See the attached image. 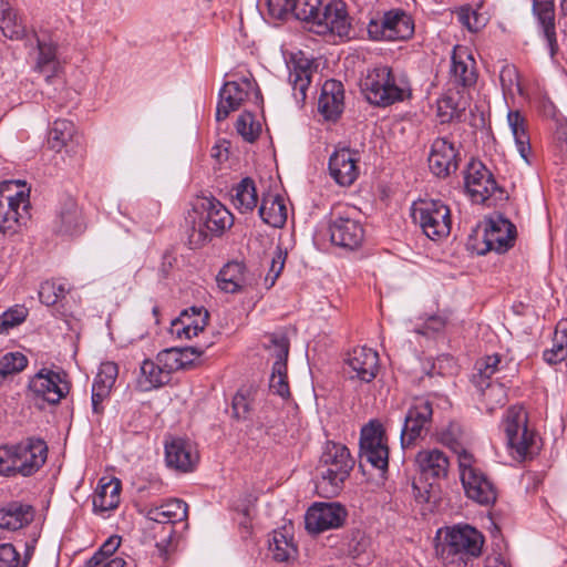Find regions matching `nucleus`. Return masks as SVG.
I'll use <instances>...</instances> for the list:
<instances>
[{
    "mask_svg": "<svg viewBox=\"0 0 567 567\" xmlns=\"http://www.w3.org/2000/svg\"><path fill=\"white\" fill-rule=\"evenodd\" d=\"M354 466L349 449L340 443L328 441L320 456L316 489L322 497H334L342 489L344 481Z\"/></svg>",
    "mask_w": 567,
    "mask_h": 567,
    "instance_id": "nucleus-2",
    "label": "nucleus"
},
{
    "mask_svg": "<svg viewBox=\"0 0 567 567\" xmlns=\"http://www.w3.org/2000/svg\"><path fill=\"white\" fill-rule=\"evenodd\" d=\"M182 355L179 348L165 349L157 354V360L163 364V369L168 378L171 372L183 369L184 363Z\"/></svg>",
    "mask_w": 567,
    "mask_h": 567,
    "instance_id": "nucleus-58",
    "label": "nucleus"
},
{
    "mask_svg": "<svg viewBox=\"0 0 567 567\" xmlns=\"http://www.w3.org/2000/svg\"><path fill=\"white\" fill-rule=\"evenodd\" d=\"M439 440L442 444L450 447L455 454H457V461L463 456V453H468L463 446V430L457 422H451L447 426L442 429L439 433Z\"/></svg>",
    "mask_w": 567,
    "mask_h": 567,
    "instance_id": "nucleus-46",
    "label": "nucleus"
},
{
    "mask_svg": "<svg viewBox=\"0 0 567 567\" xmlns=\"http://www.w3.org/2000/svg\"><path fill=\"white\" fill-rule=\"evenodd\" d=\"M272 350L276 361L274 363L287 364L289 354V340L282 333H272L269 337V344L267 346Z\"/></svg>",
    "mask_w": 567,
    "mask_h": 567,
    "instance_id": "nucleus-59",
    "label": "nucleus"
},
{
    "mask_svg": "<svg viewBox=\"0 0 567 567\" xmlns=\"http://www.w3.org/2000/svg\"><path fill=\"white\" fill-rule=\"evenodd\" d=\"M64 372L53 371L47 368L41 369L29 382V389L35 396L43 399L50 404L59 403L70 391Z\"/></svg>",
    "mask_w": 567,
    "mask_h": 567,
    "instance_id": "nucleus-16",
    "label": "nucleus"
},
{
    "mask_svg": "<svg viewBox=\"0 0 567 567\" xmlns=\"http://www.w3.org/2000/svg\"><path fill=\"white\" fill-rule=\"evenodd\" d=\"M412 217L423 234L431 240L439 241L451 233V210L440 199H422L412 206Z\"/></svg>",
    "mask_w": 567,
    "mask_h": 567,
    "instance_id": "nucleus-6",
    "label": "nucleus"
},
{
    "mask_svg": "<svg viewBox=\"0 0 567 567\" xmlns=\"http://www.w3.org/2000/svg\"><path fill=\"white\" fill-rule=\"evenodd\" d=\"M368 37L371 41L375 42H392L391 28H389V19L386 11L377 12L369 21Z\"/></svg>",
    "mask_w": 567,
    "mask_h": 567,
    "instance_id": "nucleus-47",
    "label": "nucleus"
},
{
    "mask_svg": "<svg viewBox=\"0 0 567 567\" xmlns=\"http://www.w3.org/2000/svg\"><path fill=\"white\" fill-rule=\"evenodd\" d=\"M347 511L338 503H316L306 513L305 524L309 533L319 534L343 525Z\"/></svg>",
    "mask_w": 567,
    "mask_h": 567,
    "instance_id": "nucleus-17",
    "label": "nucleus"
},
{
    "mask_svg": "<svg viewBox=\"0 0 567 567\" xmlns=\"http://www.w3.org/2000/svg\"><path fill=\"white\" fill-rule=\"evenodd\" d=\"M269 388L275 394H278L284 399L290 395L287 378V364L274 363Z\"/></svg>",
    "mask_w": 567,
    "mask_h": 567,
    "instance_id": "nucleus-51",
    "label": "nucleus"
},
{
    "mask_svg": "<svg viewBox=\"0 0 567 567\" xmlns=\"http://www.w3.org/2000/svg\"><path fill=\"white\" fill-rule=\"evenodd\" d=\"M507 123L520 157L527 164H530L529 156L532 154V146L525 117L519 111H509L507 114Z\"/></svg>",
    "mask_w": 567,
    "mask_h": 567,
    "instance_id": "nucleus-33",
    "label": "nucleus"
},
{
    "mask_svg": "<svg viewBox=\"0 0 567 567\" xmlns=\"http://www.w3.org/2000/svg\"><path fill=\"white\" fill-rule=\"evenodd\" d=\"M68 289L64 284L54 280H47L40 285L38 295L40 301L45 306H53L64 298Z\"/></svg>",
    "mask_w": 567,
    "mask_h": 567,
    "instance_id": "nucleus-50",
    "label": "nucleus"
},
{
    "mask_svg": "<svg viewBox=\"0 0 567 567\" xmlns=\"http://www.w3.org/2000/svg\"><path fill=\"white\" fill-rule=\"evenodd\" d=\"M285 267V255L281 250H277L275 256L271 259V265L269 271L265 278V284L267 288H271L277 278L280 276L282 269Z\"/></svg>",
    "mask_w": 567,
    "mask_h": 567,
    "instance_id": "nucleus-60",
    "label": "nucleus"
},
{
    "mask_svg": "<svg viewBox=\"0 0 567 567\" xmlns=\"http://www.w3.org/2000/svg\"><path fill=\"white\" fill-rule=\"evenodd\" d=\"M360 451L361 457L365 458L374 468L386 472L389 465L388 440L379 421L371 420L362 427Z\"/></svg>",
    "mask_w": 567,
    "mask_h": 567,
    "instance_id": "nucleus-11",
    "label": "nucleus"
},
{
    "mask_svg": "<svg viewBox=\"0 0 567 567\" xmlns=\"http://www.w3.org/2000/svg\"><path fill=\"white\" fill-rule=\"evenodd\" d=\"M458 22L471 32H477L485 25V19L470 6L461 7L456 11Z\"/></svg>",
    "mask_w": 567,
    "mask_h": 567,
    "instance_id": "nucleus-53",
    "label": "nucleus"
},
{
    "mask_svg": "<svg viewBox=\"0 0 567 567\" xmlns=\"http://www.w3.org/2000/svg\"><path fill=\"white\" fill-rule=\"evenodd\" d=\"M451 82L462 87H470L476 83L475 62L466 52H453L451 61Z\"/></svg>",
    "mask_w": 567,
    "mask_h": 567,
    "instance_id": "nucleus-31",
    "label": "nucleus"
},
{
    "mask_svg": "<svg viewBox=\"0 0 567 567\" xmlns=\"http://www.w3.org/2000/svg\"><path fill=\"white\" fill-rule=\"evenodd\" d=\"M190 311L192 313H189L188 310H184L182 316L185 318V321L189 323L193 334L198 336V333L204 331L205 327L207 326L209 313L203 307H192Z\"/></svg>",
    "mask_w": 567,
    "mask_h": 567,
    "instance_id": "nucleus-55",
    "label": "nucleus"
},
{
    "mask_svg": "<svg viewBox=\"0 0 567 567\" xmlns=\"http://www.w3.org/2000/svg\"><path fill=\"white\" fill-rule=\"evenodd\" d=\"M289 82L297 104L302 105L307 99V91L311 83L310 63L308 61L305 63H296L289 72Z\"/></svg>",
    "mask_w": 567,
    "mask_h": 567,
    "instance_id": "nucleus-40",
    "label": "nucleus"
},
{
    "mask_svg": "<svg viewBox=\"0 0 567 567\" xmlns=\"http://www.w3.org/2000/svg\"><path fill=\"white\" fill-rule=\"evenodd\" d=\"M120 491L121 483L118 480L99 485L93 496L94 511L105 513L115 509L120 503Z\"/></svg>",
    "mask_w": 567,
    "mask_h": 567,
    "instance_id": "nucleus-38",
    "label": "nucleus"
},
{
    "mask_svg": "<svg viewBox=\"0 0 567 567\" xmlns=\"http://www.w3.org/2000/svg\"><path fill=\"white\" fill-rule=\"evenodd\" d=\"M516 238V227L508 219L497 216L491 218L484 229L483 241L485 244V251H496L498 254L506 252L514 246Z\"/></svg>",
    "mask_w": 567,
    "mask_h": 567,
    "instance_id": "nucleus-19",
    "label": "nucleus"
},
{
    "mask_svg": "<svg viewBox=\"0 0 567 567\" xmlns=\"http://www.w3.org/2000/svg\"><path fill=\"white\" fill-rule=\"evenodd\" d=\"M48 445L39 437H27L17 444L0 446V475L28 477L45 463Z\"/></svg>",
    "mask_w": 567,
    "mask_h": 567,
    "instance_id": "nucleus-1",
    "label": "nucleus"
},
{
    "mask_svg": "<svg viewBox=\"0 0 567 567\" xmlns=\"http://www.w3.org/2000/svg\"><path fill=\"white\" fill-rule=\"evenodd\" d=\"M361 91L370 104L383 107L403 101L411 94L409 82L395 78L386 65L368 71L361 81Z\"/></svg>",
    "mask_w": 567,
    "mask_h": 567,
    "instance_id": "nucleus-3",
    "label": "nucleus"
},
{
    "mask_svg": "<svg viewBox=\"0 0 567 567\" xmlns=\"http://www.w3.org/2000/svg\"><path fill=\"white\" fill-rule=\"evenodd\" d=\"M258 196L255 182L250 177L243 178L235 187L233 204L240 213L254 210L257 206Z\"/></svg>",
    "mask_w": 567,
    "mask_h": 567,
    "instance_id": "nucleus-42",
    "label": "nucleus"
},
{
    "mask_svg": "<svg viewBox=\"0 0 567 567\" xmlns=\"http://www.w3.org/2000/svg\"><path fill=\"white\" fill-rule=\"evenodd\" d=\"M250 411L248 393L239 390L233 398V412L236 419H247Z\"/></svg>",
    "mask_w": 567,
    "mask_h": 567,
    "instance_id": "nucleus-61",
    "label": "nucleus"
},
{
    "mask_svg": "<svg viewBox=\"0 0 567 567\" xmlns=\"http://www.w3.org/2000/svg\"><path fill=\"white\" fill-rule=\"evenodd\" d=\"M168 379L169 378L163 368L154 361L146 359L142 362L140 368L137 386L141 391L146 392L164 385Z\"/></svg>",
    "mask_w": 567,
    "mask_h": 567,
    "instance_id": "nucleus-39",
    "label": "nucleus"
},
{
    "mask_svg": "<svg viewBox=\"0 0 567 567\" xmlns=\"http://www.w3.org/2000/svg\"><path fill=\"white\" fill-rule=\"evenodd\" d=\"M76 131L73 122L56 120L49 131L48 143L52 150L61 151L76 140Z\"/></svg>",
    "mask_w": 567,
    "mask_h": 567,
    "instance_id": "nucleus-43",
    "label": "nucleus"
},
{
    "mask_svg": "<svg viewBox=\"0 0 567 567\" xmlns=\"http://www.w3.org/2000/svg\"><path fill=\"white\" fill-rule=\"evenodd\" d=\"M51 228L55 235L62 237H74L84 231L85 223L82 209L72 195L64 193L59 197Z\"/></svg>",
    "mask_w": 567,
    "mask_h": 567,
    "instance_id": "nucleus-12",
    "label": "nucleus"
},
{
    "mask_svg": "<svg viewBox=\"0 0 567 567\" xmlns=\"http://www.w3.org/2000/svg\"><path fill=\"white\" fill-rule=\"evenodd\" d=\"M460 476L465 494L481 505H489L496 501V488L486 474L476 466L471 453L460 457Z\"/></svg>",
    "mask_w": 567,
    "mask_h": 567,
    "instance_id": "nucleus-8",
    "label": "nucleus"
},
{
    "mask_svg": "<svg viewBox=\"0 0 567 567\" xmlns=\"http://www.w3.org/2000/svg\"><path fill=\"white\" fill-rule=\"evenodd\" d=\"M28 359L21 352H9L0 359V383L9 375L21 372Z\"/></svg>",
    "mask_w": 567,
    "mask_h": 567,
    "instance_id": "nucleus-48",
    "label": "nucleus"
},
{
    "mask_svg": "<svg viewBox=\"0 0 567 567\" xmlns=\"http://www.w3.org/2000/svg\"><path fill=\"white\" fill-rule=\"evenodd\" d=\"M188 516V505L179 498H172L159 506L151 507L146 511V518L157 524H168L167 537L172 538L174 534L173 525L177 522L186 520Z\"/></svg>",
    "mask_w": 567,
    "mask_h": 567,
    "instance_id": "nucleus-26",
    "label": "nucleus"
},
{
    "mask_svg": "<svg viewBox=\"0 0 567 567\" xmlns=\"http://www.w3.org/2000/svg\"><path fill=\"white\" fill-rule=\"evenodd\" d=\"M33 519V508L28 504L12 502L0 508V527L17 530Z\"/></svg>",
    "mask_w": 567,
    "mask_h": 567,
    "instance_id": "nucleus-32",
    "label": "nucleus"
},
{
    "mask_svg": "<svg viewBox=\"0 0 567 567\" xmlns=\"http://www.w3.org/2000/svg\"><path fill=\"white\" fill-rule=\"evenodd\" d=\"M483 535L470 525L453 527L446 536L447 555L466 563L482 553Z\"/></svg>",
    "mask_w": 567,
    "mask_h": 567,
    "instance_id": "nucleus-15",
    "label": "nucleus"
},
{
    "mask_svg": "<svg viewBox=\"0 0 567 567\" xmlns=\"http://www.w3.org/2000/svg\"><path fill=\"white\" fill-rule=\"evenodd\" d=\"M347 363L350 368V379L369 383L378 374L379 354L371 348H355L349 353Z\"/></svg>",
    "mask_w": 567,
    "mask_h": 567,
    "instance_id": "nucleus-24",
    "label": "nucleus"
},
{
    "mask_svg": "<svg viewBox=\"0 0 567 567\" xmlns=\"http://www.w3.org/2000/svg\"><path fill=\"white\" fill-rule=\"evenodd\" d=\"M268 550L272 559L279 563L288 561L297 555V546L285 530H274L268 539Z\"/></svg>",
    "mask_w": 567,
    "mask_h": 567,
    "instance_id": "nucleus-41",
    "label": "nucleus"
},
{
    "mask_svg": "<svg viewBox=\"0 0 567 567\" xmlns=\"http://www.w3.org/2000/svg\"><path fill=\"white\" fill-rule=\"evenodd\" d=\"M0 30L11 40H21L27 32L25 24L9 0H0Z\"/></svg>",
    "mask_w": 567,
    "mask_h": 567,
    "instance_id": "nucleus-34",
    "label": "nucleus"
},
{
    "mask_svg": "<svg viewBox=\"0 0 567 567\" xmlns=\"http://www.w3.org/2000/svg\"><path fill=\"white\" fill-rule=\"evenodd\" d=\"M465 189L473 203L485 204L499 187L492 172L481 161L471 159L464 174Z\"/></svg>",
    "mask_w": 567,
    "mask_h": 567,
    "instance_id": "nucleus-14",
    "label": "nucleus"
},
{
    "mask_svg": "<svg viewBox=\"0 0 567 567\" xmlns=\"http://www.w3.org/2000/svg\"><path fill=\"white\" fill-rule=\"evenodd\" d=\"M28 557L21 558L20 553L10 543L0 544V567H27Z\"/></svg>",
    "mask_w": 567,
    "mask_h": 567,
    "instance_id": "nucleus-56",
    "label": "nucleus"
},
{
    "mask_svg": "<svg viewBox=\"0 0 567 567\" xmlns=\"http://www.w3.org/2000/svg\"><path fill=\"white\" fill-rule=\"evenodd\" d=\"M502 361L499 354L487 355L478 360L475 364L476 372L472 375V383L476 389H483L487 382H492L491 378L498 371V365Z\"/></svg>",
    "mask_w": 567,
    "mask_h": 567,
    "instance_id": "nucleus-45",
    "label": "nucleus"
},
{
    "mask_svg": "<svg viewBox=\"0 0 567 567\" xmlns=\"http://www.w3.org/2000/svg\"><path fill=\"white\" fill-rule=\"evenodd\" d=\"M38 55L34 71L44 76L48 84L53 83L62 71V63L58 55V42L50 35L37 37Z\"/></svg>",
    "mask_w": 567,
    "mask_h": 567,
    "instance_id": "nucleus-20",
    "label": "nucleus"
},
{
    "mask_svg": "<svg viewBox=\"0 0 567 567\" xmlns=\"http://www.w3.org/2000/svg\"><path fill=\"white\" fill-rule=\"evenodd\" d=\"M391 39L393 41H405L414 34V21L412 17L401 8H393L386 11Z\"/></svg>",
    "mask_w": 567,
    "mask_h": 567,
    "instance_id": "nucleus-36",
    "label": "nucleus"
},
{
    "mask_svg": "<svg viewBox=\"0 0 567 567\" xmlns=\"http://www.w3.org/2000/svg\"><path fill=\"white\" fill-rule=\"evenodd\" d=\"M444 327L445 321L441 317H431L421 327L416 328L414 332L426 338H433Z\"/></svg>",
    "mask_w": 567,
    "mask_h": 567,
    "instance_id": "nucleus-62",
    "label": "nucleus"
},
{
    "mask_svg": "<svg viewBox=\"0 0 567 567\" xmlns=\"http://www.w3.org/2000/svg\"><path fill=\"white\" fill-rule=\"evenodd\" d=\"M533 11L537 17L549 54L554 58L559 50L555 27L554 0H533Z\"/></svg>",
    "mask_w": 567,
    "mask_h": 567,
    "instance_id": "nucleus-27",
    "label": "nucleus"
},
{
    "mask_svg": "<svg viewBox=\"0 0 567 567\" xmlns=\"http://www.w3.org/2000/svg\"><path fill=\"white\" fill-rule=\"evenodd\" d=\"M203 212L197 221L187 229V245L190 249L204 246L212 237L221 236L234 224L231 213L217 199L203 203Z\"/></svg>",
    "mask_w": 567,
    "mask_h": 567,
    "instance_id": "nucleus-4",
    "label": "nucleus"
},
{
    "mask_svg": "<svg viewBox=\"0 0 567 567\" xmlns=\"http://www.w3.org/2000/svg\"><path fill=\"white\" fill-rule=\"evenodd\" d=\"M121 545V537L113 535L106 539L100 549L86 560V566H100L111 560V556Z\"/></svg>",
    "mask_w": 567,
    "mask_h": 567,
    "instance_id": "nucleus-52",
    "label": "nucleus"
},
{
    "mask_svg": "<svg viewBox=\"0 0 567 567\" xmlns=\"http://www.w3.org/2000/svg\"><path fill=\"white\" fill-rule=\"evenodd\" d=\"M432 415V403L429 400L423 398L414 400L406 412L401 430V444L403 449L413 445L416 440L422 439L429 432Z\"/></svg>",
    "mask_w": 567,
    "mask_h": 567,
    "instance_id": "nucleus-13",
    "label": "nucleus"
},
{
    "mask_svg": "<svg viewBox=\"0 0 567 567\" xmlns=\"http://www.w3.org/2000/svg\"><path fill=\"white\" fill-rule=\"evenodd\" d=\"M29 195L23 190L14 195L0 192V231H14L16 227L29 219Z\"/></svg>",
    "mask_w": 567,
    "mask_h": 567,
    "instance_id": "nucleus-18",
    "label": "nucleus"
},
{
    "mask_svg": "<svg viewBox=\"0 0 567 567\" xmlns=\"http://www.w3.org/2000/svg\"><path fill=\"white\" fill-rule=\"evenodd\" d=\"M527 421V413L518 405L508 408L503 421L508 451L517 461H524L535 454L536 434L528 429Z\"/></svg>",
    "mask_w": 567,
    "mask_h": 567,
    "instance_id": "nucleus-5",
    "label": "nucleus"
},
{
    "mask_svg": "<svg viewBox=\"0 0 567 567\" xmlns=\"http://www.w3.org/2000/svg\"><path fill=\"white\" fill-rule=\"evenodd\" d=\"M209 346H192L186 348H179L181 354H183V369L188 368L195 358H198L205 353L206 348Z\"/></svg>",
    "mask_w": 567,
    "mask_h": 567,
    "instance_id": "nucleus-64",
    "label": "nucleus"
},
{
    "mask_svg": "<svg viewBox=\"0 0 567 567\" xmlns=\"http://www.w3.org/2000/svg\"><path fill=\"white\" fill-rule=\"evenodd\" d=\"M236 131L246 142L252 143L258 138L261 126L251 112H244L237 118Z\"/></svg>",
    "mask_w": 567,
    "mask_h": 567,
    "instance_id": "nucleus-49",
    "label": "nucleus"
},
{
    "mask_svg": "<svg viewBox=\"0 0 567 567\" xmlns=\"http://www.w3.org/2000/svg\"><path fill=\"white\" fill-rule=\"evenodd\" d=\"M259 216L264 223L271 227H282L287 220V207L284 199L279 195L262 197Z\"/></svg>",
    "mask_w": 567,
    "mask_h": 567,
    "instance_id": "nucleus-35",
    "label": "nucleus"
},
{
    "mask_svg": "<svg viewBox=\"0 0 567 567\" xmlns=\"http://www.w3.org/2000/svg\"><path fill=\"white\" fill-rule=\"evenodd\" d=\"M344 90L341 82L328 80L323 83L318 100V110L327 120H337L343 111Z\"/></svg>",
    "mask_w": 567,
    "mask_h": 567,
    "instance_id": "nucleus-28",
    "label": "nucleus"
},
{
    "mask_svg": "<svg viewBox=\"0 0 567 567\" xmlns=\"http://www.w3.org/2000/svg\"><path fill=\"white\" fill-rule=\"evenodd\" d=\"M165 461L168 467L188 473L195 468L198 454L188 441L172 439L165 443Z\"/></svg>",
    "mask_w": 567,
    "mask_h": 567,
    "instance_id": "nucleus-25",
    "label": "nucleus"
},
{
    "mask_svg": "<svg viewBox=\"0 0 567 567\" xmlns=\"http://www.w3.org/2000/svg\"><path fill=\"white\" fill-rule=\"evenodd\" d=\"M481 392L482 403L488 413H493L496 409L502 408L507 402L506 388L499 382H487Z\"/></svg>",
    "mask_w": 567,
    "mask_h": 567,
    "instance_id": "nucleus-44",
    "label": "nucleus"
},
{
    "mask_svg": "<svg viewBox=\"0 0 567 567\" xmlns=\"http://www.w3.org/2000/svg\"><path fill=\"white\" fill-rule=\"evenodd\" d=\"M171 332L178 339H192L196 337V334H193L189 323L185 321L182 315L172 321Z\"/></svg>",
    "mask_w": 567,
    "mask_h": 567,
    "instance_id": "nucleus-63",
    "label": "nucleus"
},
{
    "mask_svg": "<svg viewBox=\"0 0 567 567\" xmlns=\"http://www.w3.org/2000/svg\"><path fill=\"white\" fill-rule=\"evenodd\" d=\"M248 284L247 268L243 261L227 262L217 275L218 287L227 293H237Z\"/></svg>",
    "mask_w": 567,
    "mask_h": 567,
    "instance_id": "nucleus-29",
    "label": "nucleus"
},
{
    "mask_svg": "<svg viewBox=\"0 0 567 567\" xmlns=\"http://www.w3.org/2000/svg\"><path fill=\"white\" fill-rule=\"evenodd\" d=\"M267 3L272 17L285 19L291 14L310 25L322 6L321 0H267Z\"/></svg>",
    "mask_w": 567,
    "mask_h": 567,
    "instance_id": "nucleus-21",
    "label": "nucleus"
},
{
    "mask_svg": "<svg viewBox=\"0 0 567 567\" xmlns=\"http://www.w3.org/2000/svg\"><path fill=\"white\" fill-rule=\"evenodd\" d=\"M415 462L420 472L426 477H446L449 472V457L437 449L423 450L416 454Z\"/></svg>",
    "mask_w": 567,
    "mask_h": 567,
    "instance_id": "nucleus-30",
    "label": "nucleus"
},
{
    "mask_svg": "<svg viewBox=\"0 0 567 567\" xmlns=\"http://www.w3.org/2000/svg\"><path fill=\"white\" fill-rule=\"evenodd\" d=\"M458 153L452 142L446 137H437L433 141L429 154V167L437 177H447L458 167Z\"/></svg>",
    "mask_w": 567,
    "mask_h": 567,
    "instance_id": "nucleus-22",
    "label": "nucleus"
},
{
    "mask_svg": "<svg viewBox=\"0 0 567 567\" xmlns=\"http://www.w3.org/2000/svg\"><path fill=\"white\" fill-rule=\"evenodd\" d=\"M219 100L216 109L218 122L228 117L231 112L237 111L245 101L254 97L257 105L262 104L261 92L252 76H241L239 80L226 82L219 90Z\"/></svg>",
    "mask_w": 567,
    "mask_h": 567,
    "instance_id": "nucleus-7",
    "label": "nucleus"
},
{
    "mask_svg": "<svg viewBox=\"0 0 567 567\" xmlns=\"http://www.w3.org/2000/svg\"><path fill=\"white\" fill-rule=\"evenodd\" d=\"M567 358V319L557 322L551 348L544 350L543 360L549 365H556Z\"/></svg>",
    "mask_w": 567,
    "mask_h": 567,
    "instance_id": "nucleus-37",
    "label": "nucleus"
},
{
    "mask_svg": "<svg viewBox=\"0 0 567 567\" xmlns=\"http://www.w3.org/2000/svg\"><path fill=\"white\" fill-rule=\"evenodd\" d=\"M354 214L351 208L336 207L332 209L328 230L333 245L352 250L362 244L364 229Z\"/></svg>",
    "mask_w": 567,
    "mask_h": 567,
    "instance_id": "nucleus-9",
    "label": "nucleus"
},
{
    "mask_svg": "<svg viewBox=\"0 0 567 567\" xmlns=\"http://www.w3.org/2000/svg\"><path fill=\"white\" fill-rule=\"evenodd\" d=\"M117 365L113 362H104L100 365L99 372L94 379L93 385H99L107 392L111 391L117 377Z\"/></svg>",
    "mask_w": 567,
    "mask_h": 567,
    "instance_id": "nucleus-57",
    "label": "nucleus"
},
{
    "mask_svg": "<svg viewBox=\"0 0 567 567\" xmlns=\"http://www.w3.org/2000/svg\"><path fill=\"white\" fill-rule=\"evenodd\" d=\"M359 153L343 147L334 151L329 158V172L331 177L340 186H350L359 176L357 163Z\"/></svg>",
    "mask_w": 567,
    "mask_h": 567,
    "instance_id": "nucleus-23",
    "label": "nucleus"
},
{
    "mask_svg": "<svg viewBox=\"0 0 567 567\" xmlns=\"http://www.w3.org/2000/svg\"><path fill=\"white\" fill-rule=\"evenodd\" d=\"M28 316V309L24 306L16 305L0 315V327L4 333L21 324Z\"/></svg>",
    "mask_w": 567,
    "mask_h": 567,
    "instance_id": "nucleus-54",
    "label": "nucleus"
},
{
    "mask_svg": "<svg viewBox=\"0 0 567 567\" xmlns=\"http://www.w3.org/2000/svg\"><path fill=\"white\" fill-rule=\"evenodd\" d=\"M310 31L319 35L330 34L349 40L352 25L346 3L341 0H332L321 6L310 27Z\"/></svg>",
    "mask_w": 567,
    "mask_h": 567,
    "instance_id": "nucleus-10",
    "label": "nucleus"
}]
</instances>
